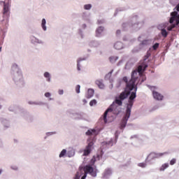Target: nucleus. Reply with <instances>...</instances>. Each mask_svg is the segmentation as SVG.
<instances>
[{
	"label": "nucleus",
	"mask_w": 179,
	"mask_h": 179,
	"mask_svg": "<svg viewBox=\"0 0 179 179\" xmlns=\"http://www.w3.org/2000/svg\"><path fill=\"white\" fill-rule=\"evenodd\" d=\"M127 99H128V103L126 104V114L122 117L120 124V129L122 131L125 129L127 122H128V120H129L131 117L132 107H134V103L136 99V88L134 91L129 90L128 87L124 88L117 96H115L112 104H110L105 111V116L101 120L102 124H107V122H108L107 120V114H108V113H113L115 115H118L120 113H122V110L120 107L122 106L124 100H127Z\"/></svg>",
	"instance_id": "1"
},
{
	"label": "nucleus",
	"mask_w": 179,
	"mask_h": 179,
	"mask_svg": "<svg viewBox=\"0 0 179 179\" xmlns=\"http://www.w3.org/2000/svg\"><path fill=\"white\" fill-rule=\"evenodd\" d=\"M99 134H100V130H97L96 129H90L85 132V135H87V136H93L94 135V137H90L87 140V145L83 150V156H89V155L92 153L93 145H94V142H96V136H97Z\"/></svg>",
	"instance_id": "2"
},
{
	"label": "nucleus",
	"mask_w": 179,
	"mask_h": 179,
	"mask_svg": "<svg viewBox=\"0 0 179 179\" xmlns=\"http://www.w3.org/2000/svg\"><path fill=\"white\" fill-rule=\"evenodd\" d=\"M11 75L13 80L18 87H23L24 86V80L22 75V70L19 68L17 64H13L11 68Z\"/></svg>",
	"instance_id": "3"
},
{
	"label": "nucleus",
	"mask_w": 179,
	"mask_h": 179,
	"mask_svg": "<svg viewBox=\"0 0 179 179\" xmlns=\"http://www.w3.org/2000/svg\"><path fill=\"white\" fill-rule=\"evenodd\" d=\"M150 55H152V54L150 52L148 51L146 55L143 57V60H141L138 64V73L141 79L140 85H142V83L146 80V74L145 71H146L148 66H149L148 62H146V60L150 57Z\"/></svg>",
	"instance_id": "4"
},
{
	"label": "nucleus",
	"mask_w": 179,
	"mask_h": 179,
	"mask_svg": "<svg viewBox=\"0 0 179 179\" xmlns=\"http://www.w3.org/2000/svg\"><path fill=\"white\" fill-rule=\"evenodd\" d=\"M144 24L145 20L141 21L138 15H133L130 19V30L131 31H139Z\"/></svg>",
	"instance_id": "5"
},
{
	"label": "nucleus",
	"mask_w": 179,
	"mask_h": 179,
	"mask_svg": "<svg viewBox=\"0 0 179 179\" xmlns=\"http://www.w3.org/2000/svg\"><path fill=\"white\" fill-rule=\"evenodd\" d=\"M165 155H169V152H152L147 156L145 162L148 164H153L156 159H160V157H163V156H164Z\"/></svg>",
	"instance_id": "6"
},
{
	"label": "nucleus",
	"mask_w": 179,
	"mask_h": 179,
	"mask_svg": "<svg viewBox=\"0 0 179 179\" xmlns=\"http://www.w3.org/2000/svg\"><path fill=\"white\" fill-rule=\"evenodd\" d=\"M138 75V71L136 70L132 71L131 75V79L129 80V84L127 85V89L134 92L136 89L138 91V85L136 84V80H138V77H136Z\"/></svg>",
	"instance_id": "7"
},
{
	"label": "nucleus",
	"mask_w": 179,
	"mask_h": 179,
	"mask_svg": "<svg viewBox=\"0 0 179 179\" xmlns=\"http://www.w3.org/2000/svg\"><path fill=\"white\" fill-rule=\"evenodd\" d=\"M18 111L20 113V117L25 120L27 122H33L34 121V116L31 115L27 110L24 109L23 107H18Z\"/></svg>",
	"instance_id": "8"
},
{
	"label": "nucleus",
	"mask_w": 179,
	"mask_h": 179,
	"mask_svg": "<svg viewBox=\"0 0 179 179\" xmlns=\"http://www.w3.org/2000/svg\"><path fill=\"white\" fill-rule=\"evenodd\" d=\"M84 171H87L85 174H90L92 177H97V166L96 165H92L90 164L84 166Z\"/></svg>",
	"instance_id": "9"
},
{
	"label": "nucleus",
	"mask_w": 179,
	"mask_h": 179,
	"mask_svg": "<svg viewBox=\"0 0 179 179\" xmlns=\"http://www.w3.org/2000/svg\"><path fill=\"white\" fill-rule=\"evenodd\" d=\"M120 134H121V131H120V130H117L113 138H110L108 141H103L101 143V145L106 146V148H111V146H113L114 143H117Z\"/></svg>",
	"instance_id": "10"
},
{
	"label": "nucleus",
	"mask_w": 179,
	"mask_h": 179,
	"mask_svg": "<svg viewBox=\"0 0 179 179\" xmlns=\"http://www.w3.org/2000/svg\"><path fill=\"white\" fill-rule=\"evenodd\" d=\"M170 20H171V17L169 19V23L170 24H172V27H169V22H165V23L159 24L157 26L158 30H160L162 31V30H165L166 28L167 27V30H169V31H171V30H173L174 27H177V26H178L179 24L176 23V22H171Z\"/></svg>",
	"instance_id": "11"
},
{
	"label": "nucleus",
	"mask_w": 179,
	"mask_h": 179,
	"mask_svg": "<svg viewBox=\"0 0 179 179\" xmlns=\"http://www.w3.org/2000/svg\"><path fill=\"white\" fill-rule=\"evenodd\" d=\"M71 114L72 115L73 120H76V121H79L80 120L87 121V115L83 112L72 113Z\"/></svg>",
	"instance_id": "12"
},
{
	"label": "nucleus",
	"mask_w": 179,
	"mask_h": 179,
	"mask_svg": "<svg viewBox=\"0 0 179 179\" xmlns=\"http://www.w3.org/2000/svg\"><path fill=\"white\" fill-rule=\"evenodd\" d=\"M128 85H129V80H128L127 76H124L122 78H119L117 80L116 87L117 89H120L121 86H126L124 89H127Z\"/></svg>",
	"instance_id": "13"
},
{
	"label": "nucleus",
	"mask_w": 179,
	"mask_h": 179,
	"mask_svg": "<svg viewBox=\"0 0 179 179\" xmlns=\"http://www.w3.org/2000/svg\"><path fill=\"white\" fill-rule=\"evenodd\" d=\"M141 38H142V36H139L138 37V41L140 42L138 45V47H140V48H143V47H146L147 45H150L152 43L151 39H144L142 41Z\"/></svg>",
	"instance_id": "14"
},
{
	"label": "nucleus",
	"mask_w": 179,
	"mask_h": 179,
	"mask_svg": "<svg viewBox=\"0 0 179 179\" xmlns=\"http://www.w3.org/2000/svg\"><path fill=\"white\" fill-rule=\"evenodd\" d=\"M113 169L111 168H106L103 173H102L101 178L103 179H110L113 176Z\"/></svg>",
	"instance_id": "15"
},
{
	"label": "nucleus",
	"mask_w": 179,
	"mask_h": 179,
	"mask_svg": "<svg viewBox=\"0 0 179 179\" xmlns=\"http://www.w3.org/2000/svg\"><path fill=\"white\" fill-rule=\"evenodd\" d=\"M29 39L31 44H32L33 45H37L38 44H44V42L43 41L38 39L34 35H31L29 36Z\"/></svg>",
	"instance_id": "16"
},
{
	"label": "nucleus",
	"mask_w": 179,
	"mask_h": 179,
	"mask_svg": "<svg viewBox=\"0 0 179 179\" xmlns=\"http://www.w3.org/2000/svg\"><path fill=\"white\" fill-rule=\"evenodd\" d=\"M81 17L83 20L87 22V23H90V24L93 23V21L90 19V15L87 11H85L81 14Z\"/></svg>",
	"instance_id": "17"
},
{
	"label": "nucleus",
	"mask_w": 179,
	"mask_h": 179,
	"mask_svg": "<svg viewBox=\"0 0 179 179\" xmlns=\"http://www.w3.org/2000/svg\"><path fill=\"white\" fill-rule=\"evenodd\" d=\"M9 17H10V14L9 13L3 12V19L1 20L3 26H5V24H9Z\"/></svg>",
	"instance_id": "18"
},
{
	"label": "nucleus",
	"mask_w": 179,
	"mask_h": 179,
	"mask_svg": "<svg viewBox=\"0 0 179 179\" xmlns=\"http://www.w3.org/2000/svg\"><path fill=\"white\" fill-rule=\"evenodd\" d=\"M103 31H104V27L103 26L98 27L95 31V37H97L98 38H100V37H102Z\"/></svg>",
	"instance_id": "19"
},
{
	"label": "nucleus",
	"mask_w": 179,
	"mask_h": 179,
	"mask_svg": "<svg viewBox=\"0 0 179 179\" xmlns=\"http://www.w3.org/2000/svg\"><path fill=\"white\" fill-rule=\"evenodd\" d=\"M0 121L3 125V127L5 128V129H8V128H10V122L3 117L0 119Z\"/></svg>",
	"instance_id": "20"
},
{
	"label": "nucleus",
	"mask_w": 179,
	"mask_h": 179,
	"mask_svg": "<svg viewBox=\"0 0 179 179\" xmlns=\"http://www.w3.org/2000/svg\"><path fill=\"white\" fill-rule=\"evenodd\" d=\"M155 100H157V101H162V100L164 99V96H163L159 92H154V94L152 95Z\"/></svg>",
	"instance_id": "21"
},
{
	"label": "nucleus",
	"mask_w": 179,
	"mask_h": 179,
	"mask_svg": "<svg viewBox=\"0 0 179 179\" xmlns=\"http://www.w3.org/2000/svg\"><path fill=\"white\" fill-rule=\"evenodd\" d=\"M100 41H91L89 43V46L91 47V48H97V47H100Z\"/></svg>",
	"instance_id": "22"
},
{
	"label": "nucleus",
	"mask_w": 179,
	"mask_h": 179,
	"mask_svg": "<svg viewBox=\"0 0 179 179\" xmlns=\"http://www.w3.org/2000/svg\"><path fill=\"white\" fill-rule=\"evenodd\" d=\"M122 30L123 31H128L129 29H131V20L127 22H124L122 24Z\"/></svg>",
	"instance_id": "23"
},
{
	"label": "nucleus",
	"mask_w": 179,
	"mask_h": 179,
	"mask_svg": "<svg viewBox=\"0 0 179 179\" xmlns=\"http://www.w3.org/2000/svg\"><path fill=\"white\" fill-rule=\"evenodd\" d=\"M86 59H87V57H79L77 59V71H82V69H80V62H82V61H86Z\"/></svg>",
	"instance_id": "24"
},
{
	"label": "nucleus",
	"mask_w": 179,
	"mask_h": 179,
	"mask_svg": "<svg viewBox=\"0 0 179 179\" xmlns=\"http://www.w3.org/2000/svg\"><path fill=\"white\" fill-rule=\"evenodd\" d=\"M3 12L4 13H9V11L10 10V4L6 3V2L3 1Z\"/></svg>",
	"instance_id": "25"
},
{
	"label": "nucleus",
	"mask_w": 179,
	"mask_h": 179,
	"mask_svg": "<svg viewBox=\"0 0 179 179\" xmlns=\"http://www.w3.org/2000/svg\"><path fill=\"white\" fill-rule=\"evenodd\" d=\"M114 48L115 50H122L124 48V43L121 41H117L114 44Z\"/></svg>",
	"instance_id": "26"
},
{
	"label": "nucleus",
	"mask_w": 179,
	"mask_h": 179,
	"mask_svg": "<svg viewBox=\"0 0 179 179\" xmlns=\"http://www.w3.org/2000/svg\"><path fill=\"white\" fill-rule=\"evenodd\" d=\"M8 27H9V24H6L5 26H3V29H1V31L3 32L1 37L3 38H3H5V36L8 31Z\"/></svg>",
	"instance_id": "27"
},
{
	"label": "nucleus",
	"mask_w": 179,
	"mask_h": 179,
	"mask_svg": "<svg viewBox=\"0 0 179 179\" xmlns=\"http://www.w3.org/2000/svg\"><path fill=\"white\" fill-rule=\"evenodd\" d=\"M95 83L98 86L99 89L103 90L104 87H106V85H104V83H103V80H96Z\"/></svg>",
	"instance_id": "28"
},
{
	"label": "nucleus",
	"mask_w": 179,
	"mask_h": 179,
	"mask_svg": "<svg viewBox=\"0 0 179 179\" xmlns=\"http://www.w3.org/2000/svg\"><path fill=\"white\" fill-rule=\"evenodd\" d=\"M94 96V89L90 88L87 90V99H92Z\"/></svg>",
	"instance_id": "29"
},
{
	"label": "nucleus",
	"mask_w": 179,
	"mask_h": 179,
	"mask_svg": "<svg viewBox=\"0 0 179 179\" xmlns=\"http://www.w3.org/2000/svg\"><path fill=\"white\" fill-rule=\"evenodd\" d=\"M47 20H45V18H43L41 20V26L42 27V30H43V31H47Z\"/></svg>",
	"instance_id": "30"
},
{
	"label": "nucleus",
	"mask_w": 179,
	"mask_h": 179,
	"mask_svg": "<svg viewBox=\"0 0 179 179\" xmlns=\"http://www.w3.org/2000/svg\"><path fill=\"white\" fill-rule=\"evenodd\" d=\"M43 77L46 79V82H51V73H50V72L45 71L43 73Z\"/></svg>",
	"instance_id": "31"
},
{
	"label": "nucleus",
	"mask_w": 179,
	"mask_h": 179,
	"mask_svg": "<svg viewBox=\"0 0 179 179\" xmlns=\"http://www.w3.org/2000/svg\"><path fill=\"white\" fill-rule=\"evenodd\" d=\"M19 107H22L17 105H11L10 106L8 107V111H11V113H15L16 110V108L19 109Z\"/></svg>",
	"instance_id": "32"
},
{
	"label": "nucleus",
	"mask_w": 179,
	"mask_h": 179,
	"mask_svg": "<svg viewBox=\"0 0 179 179\" xmlns=\"http://www.w3.org/2000/svg\"><path fill=\"white\" fill-rule=\"evenodd\" d=\"M67 152H68V151L66 150V149H63L61 152H60V153H59V157L61 159V158H62V157H66V156H67Z\"/></svg>",
	"instance_id": "33"
},
{
	"label": "nucleus",
	"mask_w": 179,
	"mask_h": 179,
	"mask_svg": "<svg viewBox=\"0 0 179 179\" xmlns=\"http://www.w3.org/2000/svg\"><path fill=\"white\" fill-rule=\"evenodd\" d=\"M125 10H127V8L125 7L117 8L115 11L114 16H117V15H118V12H124Z\"/></svg>",
	"instance_id": "34"
},
{
	"label": "nucleus",
	"mask_w": 179,
	"mask_h": 179,
	"mask_svg": "<svg viewBox=\"0 0 179 179\" xmlns=\"http://www.w3.org/2000/svg\"><path fill=\"white\" fill-rule=\"evenodd\" d=\"M162 107V104L159 103L155 105L153 108L150 109L149 113H153V111H156V110H159Z\"/></svg>",
	"instance_id": "35"
},
{
	"label": "nucleus",
	"mask_w": 179,
	"mask_h": 179,
	"mask_svg": "<svg viewBox=\"0 0 179 179\" xmlns=\"http://www.w3.org/2000/svg\"><path fill=\"white\" fill-rule=\"evenodd\" d=\"M109 59L112 64H114L115 62H117V61H118V56H111L109 57Z\"/></svg>",
	"instance_id": "36"
},
{
	"label": "nucleus",
	"mask_w": 179,
	"mask_h": 179,
	"mask_svg": "<svg viewBox=\"0 0 179 179\" xmlns=\"http://www.w3.org/2000/svg\"><path fill=\"white\" fill-rule=\"evenodd\" d=\"M113 72H114V70H111L109 73H108L106 76H105V80H110V78H111V75H113Z\"/></svg>",
	"instance_id": "37"
},
{
	"label": "nucleus",
	"mask_w": 179,
	"mask_h": 179,
	"mask_svg": "<svg viewBox=\"0 0 179 179\" xmlns=\"http://www.w3.org/2000/svg\"><path fill=\"white\" fill-rule=\"evenodd\" d=\"M75 156V150H71L67 152V157H73Z\"/></svg>",
	"instance_id": "38"
},
{
	"label": "nucleus",
	"mask_w": 179,
	"mask_h": 179,
	"mask_svg": "<svg viewBox=\"0 0 179 179\" xmlns=\"http://www.w3.org/2000/svg\"><path fill=\"white\" fill-rule=\"evenodd\" d=\"M166 169H169V164L165 163L162 165V166L159 168V171H164Z\"/></svg>",
	"instance_id": "39"
},
{
	"label": "nucleus",
	"mask_w": 179,
	"mask_h": 179,
	"mask_svg": "<svg viewBox=\"0 0 179 179\" xmlns=\"http://www.w3.org/2000/svg\"><path fill=\"white\" fill-rule=\"evenodd\" d=\"M122 40H123V41H130L131 43H134V42L136 41V39L130 40L129 37H128L127 36H123Z\"/></svg>",
	"instance_id": "40"
},
{
	"label": "nucleus",
	"mask_w": 179,
	"mask_h": 179,
	"mask_svg": "<svg viewBox=\"0 0 179 179\" xmlns=\"http://www.w3.org/2000/svg\"><path fill=\"white\" fill-rule=\"evenodd\" d=\"M92 8H93V6L91 3L85 4L83 6V8L85 9V10H90Z\"/></svg>",
	"instance_id": "41"
},
{
	"label": "nucleus",
	"mask_w": 179,
	"mask_h": 179,
	"mask_svg": "<svg viewBox=\"0 0 179 179\" xmlns=\"http://www.w3.org/2000/svg\"><path fill=\"white\" fill-rule=\"evenodd\" d=\"M103 155H104V151H103V150H100L99 153L96 155V159L100 160V159L103 157Z\"/></svg>",
	"instance_id": "42"
},
{
	"label": "nucleus",
	"mask_w": 179,
	"mask_h": 179,
	"mask_svg": "<svg viewBox=\"0 0 179 179\" xmlns=\"http://www.w3.org/2000/svg\"><path fill=\"white\" fill-rule=\"evenodd\" d=\"M147 86L150 89V90H151V92H152V96L155 94V92H157V91H156L155 86H151V85H147Z\"/></svg>",
	"instance_id": "43"
},
{
	"label": "nucleus",
	"mask_w": 179,
	"mask_h": 179,
	"mask_svg": "<svg viewBox=\"0 0 179 179\" xmlns=\"http://www.w3.org/2000/svg\"><path fill=\"white\" fill-rule=\"evenodd\" d=\"M161 35L162 36V37L166 38V37L169 36V33H167V30L163 29L162 31H161Z\"/></svg>",
	"instance_id": "44"
},
{
	"label": "nucleus",
	"mask_w": 179,
	"mask_h": 179,
	"mask_svg": "<svg viewBox=\"0 0 179 179\" xmlns=\"http://www.w3.org/2000/svg\"><path fill=\"white\" fill-rule=\"evenodd\" d=\"M141 50H142V48H141L139 46L136 47L131 50V52H132V54H136V52H138V51H141Z\"/></svg>",
	"instance_id": "45"
},
{
	"label": "nucleus",
	"mask_w": 179,
	"mask_h": 179,
	"mask_svg": "<svg viewBox=\"0 0 179 179\" xmlns=\"http://www.w3.org/2000/svg\"><path fill=\"white\" fill-rule=\"evenodd\" d=\"M96 104H97V100L96 99H92L90 101V107H93V106H96Z\"/></svg>",
	"instance_id": "46"
},
{
	"label": "nucleus",
	"mask_w": 179,
	"mask_h": 179,
	"mask_svg": "<svg viewBox=\"0 0 179 179\" xmlns=\"http://www.w3.org/2000/svg\"><path fill=\"white\" fill-rule=\"evenodd\" d=\"M57 131H50L46 133V136L45 137V139H47V136H52V135H56Z\"/></svg>",
	"instance_id": "47"
},
{
	"label": "nucleus",
	"mask_w": 179,
	"mask_h": 179,
	"mask_svg": "<svg viewBox=\"0 0 179 179\" xmlns=\"http://www.w3.org/2000/svg\"><path fill=\"white\" fill-rule=\"evenodd\" d=\"M76 93H77V94H79V93H80V85H77L76 86Z\"/></svg>",
	"instance_id": "48"
},
{
	"label": "nucleus",
	"mask_w": 179,
	"mask_h": 179,
	"mask_svg": "<svg viewBox=\"0 0 179 179\" xmlns=\"http://www.w3.org/2000/svg\"><path fill=\"white\" fill-rule=\"evenodd\" d=\"M146 162H141V163H139L138 164V166H139V167H142V169H145V167H146Z\"/></svg>",
	"instance_id": "49"
},
{
	"label": "nucleus",
	"mask_w": 179,
	"mask_h": 179,
	"mask_svg": "<svg viewBox=\"0 0 179 179\" xmlns=\"http://www.w3.org/2000/svg\"><path fill=\"white\" fill-rule=\"evenodd\" d=\"M11 170H13L14 171H19V167L16 165H13L10 166Z\"/></svg>",
	"instance_id": "50"
},
{
	"label": "nucleus",
	"mask_w": 179,
	"mask_h": 179,
	"mask_svg": "<svg viewBox=\"0 0 179 179\" xmlns=\"http://www.w3.org/2000/svg\"><path fill=\"white\" fill-rule=\"evenodd\" d=\"M28 104L29 106H37V101H29Z\"/></svg>",
	"instance_id": "51"
},
{
	"label": "nucleus",
	"mask_w": 179,
	"mask_h": 179,
	"mask_svg": "<svg viewBox=\"0 0 179 179\" xmlns=\"http://www.w3.org/2000/svg\"><path fill=\"white\" fill-rule=\"evenodd\" d=\"M78 34L80 36L81 38H84L83 30H82V29H78Z\"/></svg>",
	"instance_id": "52"
},
{
	"label": "nucleus",
	"mask_w": 179,
	"mask_h": 179,
	"mask_svg": "<svg viewBox=\"0 0 179 179\" xmlns=\"http://www.w3.org/2000/svg\"><path fill=\"white\" fill-rule=\"evenodd\" d=\"M45 104H47L46 102L36 101V106H45Z\"/></svg>",
	"instance_id": "53"
},
{
	"label": "nucleus",
	"mask_w": 179,
	"mask_h": 179,
	"mask_svg": "<svg viewBox=\"0 0 179 179\" xmlns=\"http://www.w3.org/2000/svg\"><path fill=\"white\" fill-rule=\"evenodd\" d=\"M176 162H177V159H176V158L172 159L170 161L171 166H174V164H176Z\"/></svg>",
	"instance_id": "54"
},
{
	"label": "nucleus",
	"mask_w": 179,
	"mask_h": 179,
	"mask_svg": "<svg viewBox=\"0 0 179 179\" xmlns=\"http://www.w3.org/2000/svg\"><path fill=\"white\" fill-rule=\"evenodd\" d=\"M160 45V43H155L153 45H152V48L153 50H157V48Z\"/></svg>",
	"instance_id": "55"
},
{
	"label": "nucleus",
	"mask_w": 179,
	"mask_h": 179,
	"mask_svg": "<svg viewBox=\"0 0 179 179\" xmlns=\"http://www.w3.org/2000/svg\"><path fill=\"white\" fill-rule=\"evenodd\" d=\"M94 163H96V157H93V158L91 159L92 166H94Z\"/></svg>",
	"instance_id": "56"
},
{
	"label": "nucleus",
	"mask_w": 179,
	"mask_h": 179,
	"mask_svg": "<svg viewBox=\"0 0 179 179\" xmlns=\"http://www.w3.org/2000/svg\"><path fill=\"white\" fill-rule=\"evenodd\" d=\"M131 127H134V124L131 123V124H126L125 128L127 127L129 128V129H131Z\"/></svg>",
	"instance_id": "57"
},
{
	"label": "nucleus",
	"mask_w": 179,
	"mask_h": 179,
	"mask_svg": "<svg viewBox=\"0 0 179 179\" xmlns=\"http://www.w3.org/2000/svg\"><path fill=\"white\" fill-rule=\"evenodd\" d=\"M74 179H80V175L79 174V172H77L74 177Z\"/></svg>",
	"instance_id": "58"
},
{
	"label": "nucleus",
	"mask_w": 179,
	"mask_h": 179,
	"mask_svg": "<svg viewBox=\"0 0 179 179\" xmlns=\"http://www.w3.org/2000/svg\"><path fill=\"white\" fill-rule=\"evenodd\" d=\"M45 97H46V98H50V97H51V94H50V92H45Z\"/></svg>",
	"instance_id": "59"
},
{
	"label": "nucleus",
	"mask_w": 179,
	"mask_h": 179,
	"mask_svg": "<svg viewBox=\"0 0 179 179\" xmlns=\"http://www.w3.org/2000/svg\"><path fill=\"white\" fill-rule=\"evenodd\" d=\"M58 93L60 96H62L64 94V90H59Z\"/></svg>",
	"instance_id": "60"
},
{
	"label": "nucleus",
	"mask_w": 179,
	"mask_h": 179,
	"mask_svg": "<svg viewBox=\"0 0 179 179\" xmlns=\"http://www.w3.org/2000/svg\"><path fill=\"white\" fill-rule=\"evenodd\" d=\"M170 45H171V44L170 43H166V50H169L170 48Z\"/></svg>",
	"instance_id": "61"
},
{
	"label": "nucleus",
	"mask_w": 179,
	"mask_h": 179,
	"mask_svg": "<svg viewBox=\"0 0 179 179\" xmlns=\"http://www.w3.org/2000/svg\"><path fill=\"white\" fill-rule=\"evenodd\" d=\"M122 62H124V60L121 59L118 62V63L117 64V66H120V65H121V64H122Z\"/></svg>",
	"instance_id": "62"
},
{
	"label": "nucleus",
	"mask_w": 179,
	"mask_h": 179,
	"mask_svg": "<svg viewBox=\"0 0 179 179\" xmlns=\"http://www.w3.org/2000/svg\"><path fill=\"white\" fill-rule=\"evenodd\" d=\"M86 177H87V173H85V174L81 177V179H86Z\"/></svg>",
	"instance_id": "63"
},
{
	"label": "nucleus",
	"mask_w": 179,
	"mask_h": 179,
	"mask_svg": "<svg viewBox=\"0 0 179 179\" xmlns=\"http://www.w3.org/2000/svg\"><path fill=\"white\" fill-rule=\"evenodd\" d=\"M134 138H138V135H134L130 137V139H134Z\"/></svg>",
	"instance_id": "64"
}]
</instances>
